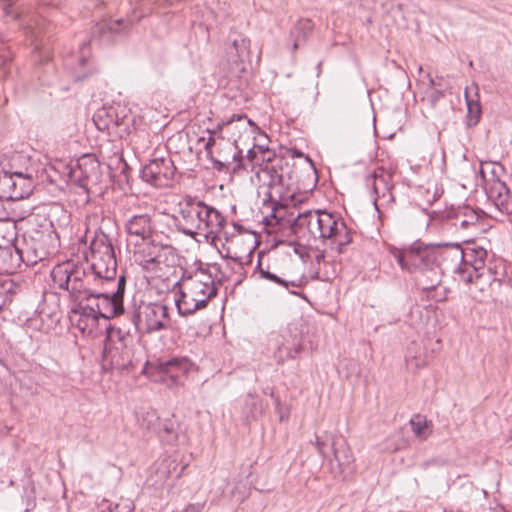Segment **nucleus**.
<instances>
[{
  "instance_id": "obj_1",
  "label": "nucleus",
  "mask_w": 512,
  "mask_h": 512,
  "mask_svg": "<svg viewBox=\"0 0 512 512\" xmlns=\"http://www.w3.org/2000/svg\"><path fill=\"white\" fill-rule=\"evenodd\" d=\"M291 230L300 240L330 241L342 252V247L352 242V233L338 216L325 210H307L294 219Z\"/></svg>"
},
{
  "instance_id": "obj_2",
  "label": "nucleus",
  "mask_w": 512,
  "mask_h": 512,
  "mask_svg": "<svg viewBox=\"0 0 512 512\" xmlns=\"http://www.w3.org/2000/svg\"><path fill=\"white\" fill-rule=\"evenodd\" d=\"M178 228L185 235L194 237L219 236L225 227V217L214 207L197 198L186 196L179 203Z\"/></svg>"
},
{
  "instance_id": "obj_3",
  "label": "nucleus",
  "mask_w": 512,
  "mask_h": 512,
  "mask_svg": "<svg viewBox=\"0 0 512 512\" xmlns=\"http://www.w3.org/2000/svg\"><path fill=\"white\" fill-rule=\"evenodd\" d=\"M394 256L403 270L422 274L424 279L420 284L424 291L430 293L441 283L440 266L436 263L433 246L415 243L409 249L397 251Z\"/></svg>"
},
{
  "instance_id": "obj_4",
  "label": "nucleus",
  "mask_w": 512,
  "mask_h": 512,
  "mask_svg": "<svg viewBox=\"0 0 512 512\" xmlns=\"http://www.w3.org/2000/svg\"><path fill=\"white\" fill-rule=\"evenodd\" d=\"M51 278L55 288L68 292L71 299L81 301L87 298L88 292H93L95 281H100L85 265L73 261L56 265Z\"/></svg>"
},
{
  "instance_id": "obj_5",
  "label": "nucleus",
  "mask_w": 512,
  "mask_h": 512,
  "mask_svg": "<svg viewBox=\"0 0 512 512\" xmlns=\"http://www.w3.org/2000/svg\"><path fill=\"white\" fill-rule=\"evenodd\" d=\"M115 282L95 281L92 286L93 292L87 293L86 301H93L96 312L101 318L110 319L124 312L123 295L126 281L124 277L117 280V289L109 290L107 286Z\"/></svg>"
},
{
  "instance_id": "obj_6",
  "label": "nucleus",
  "mask_w": 512,
  "mask_h": 512,
  "mask_svg": "<svg viewBox=\"0 0 512 512\" xmlns=\"http://www.w3.org/2000/svg\"><path fill=\"white\" fill-rule=\"evenodd\" d=\"M90 273L101 281L116 282L117 262L114 248L107 235H97L90 243Z\"/></svg>"
},
{
  "instance_id": "obj_7",
  "label": "nucleus",
  "mask_w": 512,
  "mask_h": 512,
  "mask_svg": "<svg viewBox=\"0 0 512 512\" xmlns=\"http://www.w3.org/2000/svg\"><path fill=\"white\" fill-rule=\"evenodd\" d=\"M138 364L134 350L127 345L124 338L118 336L114 339L107 335L102 351V368L104 370L129 371Z\"/></svg>"
},
{
  "instance_id": "obj_8",
  "label": "nucleus",
  "mask_w": 512,
  "mask_h": 512,
  "mask_svg": "<svg viewBox=\"0 0 512 512\" xmlns=\"http://www.w3.org/2000/svg\"><path fill=\"white\" fill-rule=\"evenodd\" d=\"M23 248H16L19 258L27 265H35L54 255L58 248V239L52 232H35L29 240H24Z\"/></svg>"
},
{
  "instance_id": "obj_9",
  "label": "nucleus",
  "mask_w": 512,
  "mask_h": 512,
  "mask_svg": "<svg viewBox=\"0 0 512 512\" xmlns=\"http://www.w3.org/2000/svg\"><path fill=\"white\" fill-rule=\"evenodd\" d=\"M38 177L37 171L2 172L0 174V198L11 201L22 200L33 192Z\"/></svg>"
},
{
  "instance_id": "obj_10",
  "label": "nucleus",
  "mask_w": 512,
  "mask_h": 512,
  "mask_svg": "<svg viewBox=\"0 0 512 512\" xmlns=\"http://www.w3.org/2000/svg\"><path fill=\"white\" fill-rule=\"evenodd\" d=\"M176 173V167L170 157L151 160L141 170V178L154 187H168Z\"/></svg>"
},
{
  "instance_id": "obj_11",
  "label": "nucleus",
  "mask_w": 512,
  "mask_h": 512,
  "mask_svg": "<svg viewBox=\"0 0 512 512\" xmlns=\"http://www.w3.org/2000/svg\"><path fill=\"white\" fill-rule=\"evenodd\" d=\"M100 176V163L90 154L80 157L69 171L70 180L86 190L89 186L96 185Z\"/></svg>"
},
{
  "instance_id": "obj_12",
  "label": "nucleus",
  "mask_w": 512,
  "mask_h": 512,
  "mask_svg": "<svg viewBox=\"0 0 512 512\" xmlns=\"http://www.w3.org/2000/svg\"><path fill=\"white\" fill-rule=\"evenodd\" d=\"M366 186L375 195L373 202L377 210L379 206H388L394 202L392 174L383 167H377L366 177Z\"/></svg>"
},
{
  "instance_id": "obj_13",
  "label": "nucleus",
  "mask_w": 512,
  "mask_h": 512,
  "mask_svg": "<svg viewBox=\"0 0 512 512\" xmlns=\"http://www.w3.org/2000/svg\"><path fill=\"white\" fill-rule=\"evenodd\" d=\"M486 256L487 252L483 248L468 249L464 251V257L460 265H467L470 267L475 272L477 279L485 277V272H487V281H500L501 279L498 277V272L496 270H493L491 267H488L487 269L485 268Z\"/></svg>"
},
{
  "instance_id": "obj_14",
  "label": "nucleus",
  "mask_w": 512,
  "mask_h": 512,
  "mask_svg": "<svg viewBox=\"0 0 512 512\" xmlns=\"http://www.w3.org/2000/svg\"><path fill=\"white\" fill-rule=\"evenodd\" d=\"M145 329L148 333L170 328L169 309L162 303L149 304L144 309Z\"/></svg>"
},
{
  "instance_id": "obj_15",
  "label": "nucleus",
  "mask_w": 512,
  "mask_h": 512,
  "mask_svg": "<svg viewBox=\"0 0 512 512\" xmlns=\"http://www.w3.org/2000/svg\"><path fill=\"white\" fill-rule=\"evenodd\" d=\"M183 286L197 299H204L206 308L209 301L216 296L217 288L210 275L201 273L186 281Z\"/></svg>"
},
{
  "instance_id": "obj_16",
  "label": "nucleus",
  "mask_w": 512,
  "mask_h": 512,
  "mask_svg": "<svg viewBox=\"0 0 512 512\" xmlns=\"http://www.w3.org/2000/svg\"><path fill=\"white\" fill-rule=\"evenodd\" d=\"M436 263L440 266L441 276L449 268L456 269L464 257V250L458 244L433 246Z\"/></svg>"
},
{
  "instance_id": "obj_17",
  "label": "nucleus",
  "mask_w": 512,
  "mask_h": 512,
  "mask_svg": "<svg viewBox=\"0 0 512 512\" xmlns=\"http://www.w3.org/2000/svg\"><path fill=\"white\" fill-rule=\"evenodd\" d=\"M273 356L278 364L284 363L287 359H294L303 351L300 341L290 343V340L282 335H276L270 341Z\"/></svg>"
},
{
  "instance_id": "obj_18",
  "label": "nucleus",
  "mask_w": 512,
  "mask_h": 512,
  "mask_svg": "<svg viewBox=\"0 0 512 512\" xmlns=\"http://www.w3.org/2000/svg\"><path fill=\"white\" fill-rule=\"evenodd\" d=\"M125 231L142 241L149 239L154 231L152 216L146 212L133 214L125 222Z\"/></svg>"
},
{
  "instance_id": "obj_19",
  "label": "nucleus",
  "mask_w": 512,
  "mask_h": 512,
  "mask_svg": "<svg viewBox=\"0 0 512 512\" xmlns=\"http://www.w3.org/2000/svg\"><path fill=\"white\" fill-rule=\"evenodd\" d=\"M250 41L242 34L232 32L229 34L225 44L227 61L231 65H239L248 54Z\"/></svg>"
},
{
  "instance_id": "obj_20",
  "label": "nucleus",
  "mask_w": 512,
  "mask_h": 512,
  "mask_svg": "<svg viewBox=\"0 0 512 512\" xmlns=\"http://www.w3.org/2000/svg\"><path fill=\"white\" fill-rule=\"evenodd\" d=\"M156 433L169 445L183 444L186 440L185 435L181 433L179 423L173 417L161 419Z\"/></svg>"
},
{
  "instance_id": "obj_21",
  "label": "nucleus",
  "mask_w": 512,
  "mask_h": 512,
  "mask_svg": "<svg viewBox=\"0 0 512 512\" xmlns=\"http://www.w3.org/2000/svg\"><path fill=\"white\" fill-rule=\"evenodd\" d=\"M125 28L126 22L123 19L117 21L103 20L94 26L92 38H98L101 43L109 44L113 41L115 35Z\"/></svg>"
},
{
  "instance_id": "obj_22",
  "label": "nucleus",
  "mask_w": 512,
  "mask_h": 512,
  "mask_svg": "<svg viewBox=\"0 0 512 512\" xmlns=\"http://www.w3.org/2000/svg\"><path fill=\"white\" fill-rule=\"evenodd\" d=\"M113 124L112 125V135H115L119 138H123L129 135L131 128L133 126L134 117L131 114L130 110L125 106H116L114 107Z\"/></svg>"
},
{
  "instance_id": "obj_23",
  "label": "nucleus",
  "mask_w": 512,
  "mask_h": 512,
  "mask_svg": "<svg viewBox=\"0 0 512 512\" xmlns=\"http://www.w3.org/2000/svg\"><path fill=\"white\" fill-rule=\"evenodd\" d=\"M78 304L72 309L74 317L82 316L85 317V325L79 324V330L84 332H92L96 327L99 314L96 312V306L93 301L77 300Z\"/></svg>"
},
{
  "instance_id": "obj_24",
  "label": "nucleus",
  "mask_w": 512,
  "mask_h": 512,
  "mask_svg": "<svg viewBox=\"0 0 512 512\" xmlns=\"http://www.w3.org/2000/svg\"><path fill=\"white\" fill-rule=\"evenodd\" d=\"M177 311L181 316L194 314L196 311L204 309V299H197L183 286L179 297L175 298Z\"/></svg>"
},
{
  "instance_id": "obj_25",
  "label": "nucleus",
  "mask_w": 512,
  "mask_h": 512,
  "mask_svg": "<svg viewBox=\"0 0 512 512\" xmlns=\"http://www.w3.org/2000/svg\"><path fill=\"white\" fill-rule=\"evenodd\" d=\"M314 24L310 19H300L290 32V40L292 41V51H296L300 46L304 45L313 31Z\"/></svg>"
},
{
  "instance_id": "obj_26",
  "label": "nucleus",
  "mask_w": 512,
  "mask_h": 512,
  "mask_svg": "<svg viewBox=\"0 0 512 512\" xmlns=\"http://www.w3.org/2000/svg\"><path fill=\"white\" fill-rule=\"evenodd\" d=\"M185 469V466L179 468L178 459L173 456L164 457L156 468V474L161 481L166 480L171 476L180 477Z\"/></svg>"
},
{
  "instance_id": "obj_27",
  "label": "nucleus",
  "mask_w": 512,
  "mask_h": 512,
  "mask_svg": "<svg viewBox=\"0 0 512 512\" xmlns=\"http://www.w3.org/2000/svg\"><path fill=\"white\" fill-rule=\"evenodd\" d=\"M479 221V215L478 213L468 207H460L458 211L456 212V215L453 220V225L455 227H460L462 229H469L470 227L477 226Z\"/></svg>"
},
{
  "instance_id": "obj_28",
  "label": "nucleus",
  "mask_w": 512,
  "mask_h": 512,
  "mask_svg": "<svg viewBox=\"0 0 512 512\" xmlns=\"http://www.w3.org/2000/svg\"><path fill=\"white\" fill-rule=\"evenodd\" d=\"M410 425L415 436L420 440H426L432 434L433 424L425 416L416 414L410 419Z\"/></svg>"
},
{
  "instance_id": "obj_29",
  "label": "nucleus",
  "mask_w": 512,
  "mask_h": 512,
  "mask_svg": "<svg viewBox=\"0 0 512 512\" xmlns=\"http://www.w3.org/2000/svg\"><path fill=\"white\" fill-rule=\"evenodd\" d=\"M114 107L99 108L93 115V122L99 131L112 132Z\"/></svg>"
},
{
  "instance_id": "obj_30",
  "label": "nucleus",
  "mask_w": 512,
  "mask_h": 512,
  "mask_svg": "<svg viewBox=\"0 0 512 512\" xmlns=\"http://www.w3.org/2000/svg\"><path fill=\"white\" fill-rule=\"evenodd\" d=\"M237 123L236 128L239 132L243 129L246 130L248 126H254V122L249 119L245 114H233L229 119L223 120L218 123L213 130H208L210 135H215L222 131L224 127H231L234 123Z\"/></svg>"
},
{
  "instance_id": "obj_31",
  "label": "nucleus",
  "mask_w": 512,
  "mask_h": 512,
  "mask_svg": "<svg viewBox=\"0 0 512 512\" xmlns=\"http://www.w3.org/2000/svg\"><path fill=\"white\" fill-rule=\"evenodd\" d=\"M273 157H275V155L269 150V149H264L263 147L259 146V164L260 166H262L264 163H266L264 165V167L262 168V171H267V172H273L271 174V180H270V184L271 185H275V184H283V177L282 175L278 174L277 171L275 170V167L274 165H269L270 162H272V159Z\"/></svg>"
},
{
  "instance_id": "obj_32",
  "label": "nucleus",
  "mask_w": 512,
  "mask_h": 512,
  "mask_svg": "<svg viewBox=\"0 0 512 512\" xmlns=\"http://www.w3.org/2000/svg\"><path fill=\"white\" fill-rule=\"evenodd\" d=\"M25 171H37L31 164L30 158L22 153H16L12 156L9 168L4 169L2 172H21L24 174Z\"/></svg>"
},
{
  "instance_id": "obj_33",
  "label": "nucleus",
  "mask_w": 512,
  "mask_h": 512,
  "mask_svg": "<svg viewBox=\"0 0 512 512\" xmlns=\"http://www.w3.org/2000/svg\"><path fill=\"white\" fill-rule=\"evenodd\" d=\"M165 370L176 376L177 373H187L193 366V363L187 357H175L169 359L163 364Z\"/></svg>"
},
{
  "instance_id": "obj_34",
  "label": "nucleus",
  "mask_w": 512,
  "mask_h": 512,
  "mask_svg": "<svg viewBox=\"0 0 512 512\" xmlns=\"http://www.w3.org/2000/svg\"><path fill=\"white\" fill-rule=\"evenodd\" d=\"M18 286L6 276H0V310L9 302L16 293Z\"/></svg>"
},
{
  "instance_id": "obj_35",
  "label": "nucleus",
  "mask_w": 512,
  "mask_h": 512,
  "mask_svg": "<svg viewBox=\"0 0 512 512\" xmlns=\"http://www.w3.org/2000/svg\"><path fill=\"white\" fill-rule=\"evenodd\" d=\"M259 273H260L261 278L266 279L268 281H271L277 285L284 287L285 289L289 290L292 294H297V293L294 291H291L290 288L301 286L300 280H287V279H284V278L278 276L275 273H272L268 270H264L262 268L260 269Z\"/></svg>"
},
{
  "instance_id": "obj_36",
  "label": "nucleus",
  "mask_w": 512,
  "mask_h": 512,
  "mask_svg": "<svg viewBox=\"0 0 512 512\" xmlns=\"http://www.w3.org/2000/svg\"><path fill=\"white\" fill-rule=\"evenodd\" d=\"M161 421V418L158 416L157 412L153 409L147 410L141 414V416L138 419L139 425L141 428L153 431L156 433L159 422Z\"/></svg>"
},
{
  "instance_id": "obj_37",
  "label": "nucleus",
  "mask_w": 512,
  "mask_h": 512,
  "mask_svg": "<svg viewBox=\"0 0 512 512\" xmlns=\"http://www.w3.org/2000/svg\"><path fill=\"white\" fill-rule=\"evenodd\" d=\"M467 104L468 125L475 126L481 117V105L479 101L469 98L467 91L465 92Z\"/></svg>"
},
{
  "instance_id": "obj_38",
  "label": "nucleus",
  "mask_w": 512,
  "mask_h": 512,
  "mask_svg": "<svg viewBox=\"0 0 512 512\" xmlns=\"http://www.w3.org/2000/svg\"><path fill=\"white\" fill-rule=\"evenodd\" d=\"M181 0H136L140 5V16L143 17L146 12H152L158 10L160 6H172Z\"/></svg>"
},
{
  "instance_id": "obj_39",
  "label": "nucleus",
  "mask_w": 512,
  "mask_h": 512,
  "mask_svg": "<svg viewBox=\"0 0 512 512\" xmlns=\"http://www.w3.org/2000/svg\"><path fill=\"white\" fill-rule=\"evenodd\" d=\"M335 445L336 443L333 441L331 444V449L334 459L337 461L341 468L348 467L353 461V456L350 449L347 447L336 448Z\"/></svg>"
},
{
  "instance_id": "obj_40",
  "label": "nucleus",
  "mask_w": 512,
  "mask_h": 512,
  "mask_svg": "<svg viewBox=\"0 0 512 512\" xmlns=\"http://www.w3.org/2000/svg\"><path fill=\"white\" fill-rule=\"evenodd\" d=\"M85 47H86V44H84L83 47L81 48L82 54L79 57L78 66L74 71V78L76 81L84 80L92 72L90 69L87 68L88 59H87L85 51H84Z\"/></svg>"
},
{
  "instance_id": "obj_41",
  "label": "nucleus",
  "mask_w": 512,
  "mask_h": 512,
  "mask_svg": "<svg viewBox=\"0 0 512 512\" xmlns=\"http://www.w3.org/2000/svg\"><path fill=\"white\" fill-rule=\"evenodd\" d=\"M496 208L499 210V212L510 215L512 214V195L511 193L497 196L494 199H492Z\"/></svg>"
},
{
  "instance_id": "obj_42",
  "label": "nucleus",
  "mask_w": 512,
  "mask_h": 512,
  "mask_svg": "<svg viewBox=\"0 0 512 512\" xmlns=\"http://www.w3.org/2000/svg\"><path fill=\"white\" fill-rule=\"evenodd\" d=\"M508 193H510L509 188L504 182L500 181L499 179L494 180L489 189V197L491 199Z\"/></svg>"
},
{
  "instance_id": "obj_43",
  "label": "nucleus",
  "mask_w": 512,
  "mask_h": 512,
  "mask_svg": "<svg viewBox=\"0 0 512 512\" xmlns=\"http://www.w3.org/2000/svg\"><path fill=\"white\" fill-rule=\"evenodd\" d=\"M455 270L458 272L460 279L467 284L474 283L479 280L476 278L475 272L467 265L463 266L459 264Z\"/></svg>"
},
{
  "instance_id": "obj_44",
  "label": "nucleus",
  "mask_w": 512,
  "mask_h": 512,
  "mask_svg": "<svg viewBox=\"0 0 512 512\" xmlns=\"http://www.w3.org/2000/svg\"><path fill=\"white\" fill-rule=\"evenodd\" d=\"M406 362H407L408 366L415 367V368H421V367L426 366V364H427L426 358H423L421 355L420 356L407 355Z\"/></svg>"
},
{
  "instance_id": "obj_45",
  "label": "nucleus",
  "mask_w": 512,
  "mask_h": 512,
  "mask_svg": "<svg viewBox=\"0 0 512 512\" xmlns=\"http://www.w3.org/2000/svg\"><path fill=\"white\" fill-rule=\"evenodd\" d=\"M315 447L318 450L319 454L324 459L328 458V455H327V452H326L327 443H326V441L322 440V438L319 437V436H316Z\"/></svg>"
},
{
  "instance_id": "obj_46",
  "label": "nucleus",
  "mask_w": 512,
  "mask_h": 512,
  "mask_svg": "<svg viewBox=\"0 0 512 512\" xmlns=\"http://www.w3.org/2000/svg\"><path fill=\"white\" fill-rule=\"evenodd\" d=\"M246 158L253 166L254 164H259V146L248 150Z\"/></svg>"
},
{
  "instance_id": "obj_47",
  "label": "nucleus",
  "mask_w": 512,
  "mask_h": 512,
  "mask_svg": "<svg viewBox=\"0 0 512 512\" xmlns=\"http://www.w3.org/2000/svg\"><path fill=\"white\" fill-rule=\"evenodd\" d=\"M214 145H215V138L212 135H210L204 144V149L206 150L207 154L212 153V147Z\"/></svg>"
},
{
  "instance_id": "obj_48",
  "label": "nucleus",
  "mask_w": 512,
  "mask_h": 512,
  "mask_svg": "<svg viewBox=\"0 0 512 512\" xmlns=\"http://www.w3.org/2000/svg\"><path fill=\"white\" fill-rule=\"evenodd\" d=\"M212 164H213V168L218 171H222L226 168V164L224 162L214 159V158H212Z\"/></svg>"
},
{
  "instance_id": "obj_49",
  "label": "nucleus",
  "mask_w": 512,
  "mask_h": 512,
  "mask_svg": "<svg viewBox=\"0 0 512 512\" xmlns=\"http://www.w3.org/2000/svg\"><path fill=\"white\" fill-rule=\"evenodd\" d=\"M202 508L201 504H191L183 512H201Z\"/></svg>"
},
{
  "instance_id": "obj_50",
  "label": "nucleus",
  "mask_w": 512,
  "mask_h": 512,
  "mask_svg": "<svg viewBox=\"0 0 512 512\" xmlns=\"http://www.w3.org/2000/svg\"><path fill=\"white\" fill-rule=\"evenodd\" d=\"M240 153H241V152H238V153H236V154H234V155H233V160L238 162V164L236 165V167L234 168V170H235L236 168H243V165H242V157L240 156Z\"/></svg>"
},
{
  "instance_id": "obj_51",
  "label": "nucleus",
  "mask_w": 512,
  "mask_h": 512,
  "mask_svg": "<svg viewBox=\"0 0 512 512\" xmlns=\"http://www.w3.org/2000/svg\"><path fill=\"white\" fill-rule=\"evenodd\" d=\"M29 33L31 34V37H32V38H36V36H37V33H38V32H36V31H34V30H30V32H29ZM32 43H33V44H34V46H35V50H36V51H38V50H39V45L36 43V39H32Z\"/></svg>"
},
{
  "instance_id": "obj_52",
  "label": "nucleus",
  "mask_w": 512,
  "mask_h": 512,
  "mask_svg": "<svg viewBox=\"0 0 512 512\" xmlns=\"http://www.w3.org/2000/svg\"><path fill=\"white\" fill-rule=\"evenodd\" d=\"M38 58L41 63H46L49 60V55L45 53V55L42 56L41 53L38 52Z\"/></svg>"
},
{
  "instance_id": "obj_53",
  "label": "nucleus",
  "mask_w": 512,
  "mask_h": 512,
  "mask_svg": "<svg viewBox=\"0 0 512 512\" xmlns=\"http://www.w3.org/2000/svg\"><path fill=\"white\" fill-rule=\"evenodd\" d=\"M86 321H85V317H82V316H78V319H77V327L79 328V324L81 325H85Z\"/></svg>"
},
{
  "instance_id": "obj_54",
  "label": "nucleus",
  "mask_w": 512,
  "mask_h": 512,
  "mask_svg": "<svg viewBox=\"0 0 512 512\" xmlns=\"http://www.w3.org/2000/svg\"><path fill=\"white\" fill-rule=\"evenodd\" d=\"M387 449L391 452H395L397 450H399V447L398 446H393V447H387Z\"/></svg>"
},
{
  "instance_id": "obj_55",
  "label": "nucleus",
  "mask_w": 512,
  "mask_h": 512,
  "mask_svg": "<svg viewBox=\"0 0 512 512\" xmlns=\"http://www.w3.org/2000/svg\"><path fill=\"white\" fill-rule=\"evenodd\" d=\"M430 85L431 86H435L436 85V81L433 78H430Z\"/></svg>"
},
{
  "instance_id": "obj_56",
  "label": "nucleus",
  "mask_w": 512,
  "mask_h": 512,
  "mask_svg": "<svg viewBox=\"0 0 512 512\" xmlns=\"http://www.w3.org/2000/svg\"><path fill=\"white\" fill-rule=\"evenodd\" d=\"M249 401L251 402L252 405H255L256 399L254 397H250Z\"/></svg>"
},
{
  "instance_id": "obj_57",
  "label": "nucleus",
  "mask_w": 512,
  "mask_h": 512,
  "mask_svg": "<svg viewBox=\"0 0 512 512\" xmlns=\"http://www.w3.org/2000/svg\"><path fill=\"white\" fill-rule=\"evenodd\" d=\"M5 11L7 14L9 13L8 7H5Z\"/></svg>"
},
{
  "instance_id": "obj_58",
  "label": "nucleus",
  "mask_w": 512,
  "mask_h": 512,
  "mask_svg": "<svg viewBox=\"0 0 512 512\" xmlns=\"http://www.w3.org/2000/svg\"><path fill=\"white\" fill-rule=\"evenodd\" d=\"M151 261L156 262L157 260H156V258H152Z\"/></svg>"
},
{
  "instance_id": "obj_59",
  "label": "nucleus",
  "mask_w": 512,
  "mask_h": 512,
  "mask_svg": "<svg viewBox=\"0 0 512 512\" xmlns=\"http://www.w3.org/2000/svg\"><path fill=\"white\" fill-rule=\"evenodd\" d=\"M2 43H3V40H2V38L0 37V45H1Z\"/></svg>"
}]
</instances>
